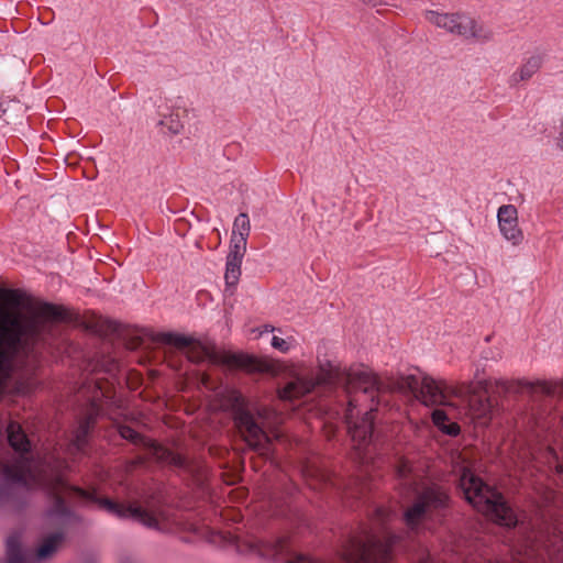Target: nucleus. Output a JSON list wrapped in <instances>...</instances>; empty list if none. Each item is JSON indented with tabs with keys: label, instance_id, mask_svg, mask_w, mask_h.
<instances>
[{
	"label": "nucleus",
	"instance_id": "obj_23",
	"mask_svg": "<svg viewBox=\"0 0 563 563\" xmlns=\"http://www.w3.org/2000/svg\"><path fill=\"white\" fill-rule=\"evenodd\" d=\"M235 230V236H244L247 239L251 231V224L249 216L246 213H240L233 223V231Z\"/></svg>",
	"mask_w": 563,
	"mask_h": 563
},
{
	"label": "nucleus",
	"instance_id": "obj_5",
	"mask_svg": "<svg viewBox=\"0 0 563 563\" xmlns=\"http://www.w3.org/2000/svg\"><path fill=\"white\" fill-rule=\"evenodd\" d=\"M457 488L470 505L490 517L498 525L507 528L517 526V516L504 496L470 468L461 470Z\"/></svg>",
	"mask_w": 563,
	"mask_h": 563
},
{
	"label": "nucleus",
	"instance_id": "obj_8",
	"mask_svg": "<svg viewBox=\"0 0 563 563\" xmlns=\"http://www.w3.org/2000/svg\"><path fill=\"white\" fill-rule=\"evenodd\" d=\"M238 552L247 555H255L265 560H274L284 563H317L314 560L305 554H295L291 556L289 541L285 537L273 539L233 538Z\"/></svg>",
	"mask_w": 563,
	"mask_h": 563
},
{
	"label": "nucleus",
	"instance_id": "obj_17",
	"mask_svg": "<svg viewBox=\"0 0 563 563\" xmlns=\"http://www.w3.org/2000/svg\"><path fill=\"white\" fill-rule=\"evenodd\" d=\"M65 539L63 531H56L46 537L36 552L37 560H46L51 558L60 547Z\"/></svg>",
	"mask_w": 563,
	"mask_h": 563
},
{
	"label": "nucleus",
	"instance_id": "obj_12",
	"mask_svg": "<svg viewBox=\"0 0 563 563\" xmlns=\"http://www.w3.org/2000/svg\"><path fill=\"white\" fill-rule=\"evenodd\" d=\"M498 227L501 235L512 245H519L523 233L518 227V211L514 205H503L497 212Z\"/></svg>",
	"mask_w": 563,
	"mask_h": 563
},
{
	"label": "nucleus",
	"instance_id": "obj_14",
	"mask_svg": "<svg viewBox=\"0 0 563 563\" xmlns=\"http://www.w3.org/2000/svg\"><path fill=\"white\" fill-rule=\"evenodd\" d=\"M8 442L10 446L18 453H27L31 450V442L16 421H10L7 426Z\"/></svg>",
	"mask_w": 563,
	"mask_h": 563
},
{
	"label": "nucleus",
	"instance_id": "obj_2",
	"mask_svg": "<svg viewBox=\"0 0 563 563\" xmlns=\"http://www.w3.org/2000/svg\"><path fill=\"white\" fill-rule=\"evenodd\" d=\"M64 319L55 305L41 302L26 313L0 309V395L10 378L16 358L36 357L57 333Z\"/></svg>",
	"mask_w": 563,
	"mask_h": 563
},
{
	"label": "nucleus",
	"instance_id": "obj_7",
	"mask_svg": "<svg viewBox=\"0 0 563 563\" xmlns=\"http://www.w3.org/2000/svg\"><path fill=\"white\" fill-rule=\"evenodd\" d=\"M396 476L400 484L409 490L417 492V496L423 501L428 511L433 516H445L451 508V496L444 487L431 484L418 490L420 475L412 463L407 459H400L396 465Z\"/></svg>",
	"mask_w": 563,
	"mask_h": 563
},
{
	"label": "nucleus",
	"instance_id": "obj_27",
	"mask_svg": "<svg viewBox=\"0 0 563 563\" xmlns=\"http://www.w3.org/2000/svg\"><path fill=\"white\" fill-rule=\"evenodd\" d=\"M146 463V459L144 456H136L134 460L131 461L132 467L142 466Z\"/></svg>",
	"mask_w": 563,
	"mask_h": 563
},
{
	"label": "nucleus",
	"instance_id": "obj_15",
	"mask_svg": "<svg viewBox=\"0 0 563 563\" xmlns=\"http://www.w3.org/2000/svg\"><path fill=\"white\" fill-rule=\"evenodd\" d=\"M432 518V515L418 496H416L413 504L409 506L404 514V520L410 529H416L424 520Z\"/></svg>",
	"mask_w": 563,
	"mask_h": 563
},
{
	"label": "nucleus",
	"instance_id": "obj_19",
	"mask_svg": "<svg viewBox=\"0 0 563 563\" xmlns=\"http://www.w3.org/2000/svg\"><path fill=\"white\" fill-rule=\"evenodd\" d=\"M93 423L95 418L92 416H88L80 421L74 441V444L78 451H82L85 449V445L87 443V437L91 428L93 427Z\"/></svg>",
	"mask_w": 563,
	"mask_h": 563
},
{
	"label": "nucleus",
	"instance_id": "obj_20",
	"mask_svg": "<svg viewBox=\"0 0 563 563\" xmlns=\"http://www.w3.org/2000/svg\"><path fill=\"white\" fill-rule=\"evenodd\" d=\"M241 264L242 260L227 256L224 279L228 287H233L238 284L241 276Z\"/></svg>",
	"mask_w": 563,
	"mask_h": 563
},
{
	"label": "nucleus",
	"instance_id": "obj_32",
	"mask_svg": "<svg viewBox=\"0 0 563 563\" xmlns=\"http://www.w3.org/2000/svg\"><path fill=\"white\" fill-rule=\"evenodd\" d=\"M208 382H209V375H208V374H203V375H202V383H203L205 385H207V384H208Z\"/></svg>",
	"mask_w": 563,
	"mask_h": 563
},
{
	"label": "nucleus",
	"instance_id": "obj_28",
	"mask_svg": "<svg viewBox=\"0 0 563 563\" xmlns=\"http://www.w3.org/2000/svg\"><path fill=\"white\" fill-rule=\"evenodd\" d=\"M558 146L563 150V120H562V124H561V131L559 133V137H558Z\"/></svg>",
	"mask_w": 563,
	"mask_h": 563
},
{
	"label": "nucleus",
	"instance_id": "obj_16",
	"mask_svg": "<svg viewBox=\"0 0 563 563\" xmlns=\"http://www.w3.org/2000/svg\"><path fill=\"white\" fill-rule=\"evenodd\" d=\"M521 388L530 391H540L548 396L563 397V382H519Z\"/></svg>",
	"mask_w": 563,
	"mask_h": 563
},
{
	"label": "nucleus",
	"instance_id": "obj_24",
	"mask_svg": "<svg viewBox=\"0 0 563 563\" xmlns=\"http://www.w3.org/2000/svg\"><path fill=\"white\" fill-rule=\"evenodd\" d=\"M158 124L166 128L167 131L172 134H178L183 128L178 114L173 113L169 115H163Z\"/></svg>",
	"mask_w": 563,
	"mask_h": 563
},
{
	"label": "nucleus",
	"instance_id": "obj_29",
	"mask_svg": "<svg viewBox=\"0 0 563 563\" xmlns=\"http://www.w3.org/2000/svg\"><path fill=\"white\" fill-rule=\"evenodd\" d=\"M7 110H8V108H4V107H3V104L1 103V104H0V119H1L2 117H5ZM3 121H4L5 123H9V118H3Z\"/></svg>",
	"mask_w": 563,
	"mask_h": 563
},
{
	"label": "nucleus",
	"instance_id": "obj_33",
	"mask_svg": "<svg viewBox=\"0 0 563 563\" xmlns=\"http://www.w3.org/2000/svg\"><path fill=\"white\" fill-rule=\"evenodd\" d=\"M499 384H500V386H501L503 388L507 389V387H506V383H505V382H500Z\"/></svg>",
	"mask_w": 563,
	"mask_h": 563
},
{
	"label": "nucleus",
	"instance_id": "obj_1",
	"mask_svg": "<svg viewBox=\"0 0 563 563\" xmlns=\"http://www.w3.org/2000/svg\"><path fill=\"white\" fill-rule=\"evenodd\" d=\"M339 386L346 395L356 389L369 395L395 391L411 394L426 406L445 405L448 395L467 397L470 413L476 419L490 418L494 408L489 397L476 391L471 383L454 387L428 375L383 379L363 365L345 368L328 360H319L318 371L311 377L297 375L278 388L277 393L280 400L292 401L317 389L328 391Z\"/></svg>",
	"mask_w": 563,
	"mask_h": 563
},
{
	"label": "nucleus",
	"instance_id": "obj_26",
	"mask_svg": "<svg viewBox=\"0 0 563 563\" xmlns=\"http://www.w3.org/2000/svg\"><path fill=\"white\" fill-rule=\"evenodd\" d=\"M272 346L280 352H287L289 350L288 342L279 336H273Z\"/></svg>",
	"mask_w": 563,
	"mask_h": 563
},
{
	"label": "nucleus",
	"instance_id": "obj_13",
	"mask_svg": "<svg viewBox=\"0 0 563 563\" xmlns=\"http://www.w3.org/2000/svg\"><path fill=\"white\" fill-rule=\"evenodd\" d=\"M544 62V55L542 53H536L531 55L521 67L515 71L510 78V86H516L520 81L530 79L542 66Z\"/></svg>",
	"mask_w": 563,
	"mask_h": 563
},
{
	"label": "nucleus",
	"instance_id": "obj_25",
	"mask_svg": "<svg viewBox=\"0 0 563 563\" xmlns=\"http://www.w3.org/2000/svg\"><path fill=\"white\" fill-rule=\"evenodd\" d=\"M4 476H5V479L9 481L11 484H18V485H21L24 487L27 484L25 474L21 470L15 468V467L7 465L4 467Z\"/></svg>",
	"mask_w": 563,
	"mask_h": 563
},
{
	"label": "nucleus",
	"instance_id": "obj_11",
	"mask_svg": "<svg viewBox=\"0 0 563 563\" xmlns=\"http://www.w3.org/2000/svg\"><path fill=\"white\" fill-rule=\"evenodd\" d=\"M347 405L349 407L345 411V423L347 431L351 434L352 440L357 443L358 448H361L369 443L373 438L374 409L371 408L360 420L354 421L353 408L355 405L352 398L349 399Z\"/></svg>",
	"mask_w": 563,
	"mask_h": 563
},
{
	"label": "nucleus",
	"instance_id": "obj_4",
	"mask_svg": "<svg viewBox=\"0 0 563 563\" xmlns=\"http://www.w3.org/2000/svg\"><path fill=\"white\" fill-rule=\"evenodd\" d=\"M154 341L175 346L178 350L187 349L186 356L195 364H201L207 360L212 365L224 366L228 369H243L247 373H265L271 369L267 362L252 355L210 350L201 342L184 334L159 332L154 336Z\"/></svg>",
	"mask_w": 563,
	"mask_h": 563
},
{
	"label": "nucleus",
	"instance_id": "obj_21",
	"mask_svg": "<svg viewBox=\"0 0 563 563\" xmlns=\"http://www.w3.org/2000/svg\"><path fill=\"white\" fill-rule=\"evenodd\" d=\"M247 239L244 236H235V230L232 231L230 241V251L228 256L232 258L243 260L246 252Z\"/></svg>",
	"mask_w": 563,
	"mask_h": 563
},
{
	"label": "nucleus",
	"instance_id": "obj_3",
	"mask_svg": "<svg viewBox=\"0 0 563 563\" xmlns=\"http://www.w3.org/2000/svg\"><path fill=\"white\" fill-rule=\"evenodd\" d=\"M42 486L53 499V505L48 510L49 517L66 519L70 516V510L66 505L64 494L74 492L79 498L87 503L97 504L99 508L119 519H132L148 528H155L158 525L156 517L141 506L117 503L107 497L98 496L95 490L90 492L79 487H73L66 483L58 473L44 477L42 479Z\"/></svg>",
	"mask_w": 563,
	"mask_h": 563
},
{
	"label": "nucleus",
	"instance_id": "obj_30",
	"mask_svg": "<svg viewBox=\"0 0 563 563\" xmlns=\"http://www.w3.org/2000/svg\"><path fill=\"white\" fill-rule=\"evenodd\" d=\"M360 1L365 4L373 5V7H376L377 4H379L382 2V0H360Z\"/></svg>",
	"mask_w": 563,
	"mask_h": 563
},
{
	"label": "nucleus",
	"instance_id": "obj_6",
	"mask_svg": "<svg viewBox=\"0 0 563 563\" xmlns=\"http://www.w3.org/2000/svg\"><path fill=\"white\" fill-rule=\"evenodd\" d=\"M220 398L222 406L232 412L234 423L249 448L265 459L271 457L272 440L247 410L242 394L236 389L225 388Z\"/></svg>",
	"mask_w": 563,
	"mask_h": 563
},
{
	"label": "nucleus",
	"instance_id": "obj_31",
	"mask_svg": "<svg viewBox=\"0 0 563 563\" xmlns=\"http://www.w3.org/2000/svg\"><path fill=\"white\" fill-rule=\"evenodd\" d=\"M120 563H137L135 560H133L132 558H122Z\"/></svg>",
	"mask_w": 563,
	"mask_h": 563
},
{
	"label": "nucleus",
	"instance_id": "obj_10",
	"mask_svg": "<svg viewBox=\"0 0 563 563\" xmlns=\"http://www.w3.org/2000/svg\"><path fill=\"white\" fill-rule=\"evenodd\" d=\"M118 431L123 439L132 442L133 444L141 445L147 451L150 457L156 462L168 464L181 470H189V462L185 456L144 438L131 427L120 424Z\"/></svg>",
	"mask_w": 563,
	"mask_h": 563
},
{
	"label": "nucleus",
	"instance_id": "obj_22",
	"mask_svg": "<svg viewBox=\"0 0 563 563\" xmlns=\"http://www.w3.org/2000/svg\"><path fill=\"white\" fill-rule=\"evenodd\" d=\"M0 299L5 300L14 308H19L24 303L25 294L19 289H5L0 287Z\"/></svg>",
	"mask_w": 563,
	"mask_h": 563
},
{
	"label": "nucleus",
	"instance_id": "obj_9",
	"mask_svg": "<svg viewBox=\"0 0 563 563\" xmlns=\"http://www.w3.org/2000/svg\"><path fill=\"white\" fill-rule=\"evenodd\" d=\"M426 19L435 26L465 40L485 43L494 37L490 29L465 13H442L429 10L426 12Z\"/></svg>",
	"mask_w": 563,
	"mask_h": 563
},
{
	"label": "nucleus",
	"instance_id": "obj_18",
	"mask_svg": "<svg viewBox=\"0 0 563 563\" xmlns=\"http://www.w3.org/2000/svg\"><path fill=\"white\" fill-rule=\"evenodd\" d=\"M431 418L434 426H437L445 434L455 437L460 433V426L456 422L446 423L449 418L444 410L434 409Z\"/></svg>",
	"mask_w": 563,
	"mask_h": 563
}]
</instances>
